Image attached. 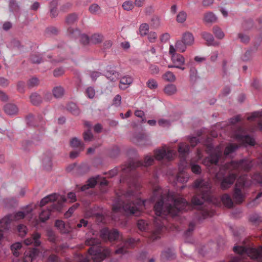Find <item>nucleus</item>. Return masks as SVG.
Here are the masks:
<instances>
[{
  "mask_svg": "<svg viewBox=\"0 0 262 262\" xmlns=\"http://www.w3.org/2000/svg\"><path fill=\"white\" fill-rule=\"evenodd\" d=\"M190 207V205L185 199L168 195L161 196V199L155 204L154 209L157 216L167 214L176 216L180 211L187 210Z\"/></svg>",
  "mask_w": 262,
  "mask_h": 262,
  "instance_id": "nucleus-1",
  "label": "nucleus"
},
{
  "mask_svg": "<svg viewBox=\"0 0 262 262\" xmlns=\"http://www.w3.org/2000/svg\"><path fill=\"white\" fill-rule=\"evenodd\" d=\"M134 192L126 191L122 194L113 205L112 209L114 212H124L126 215L138 213L141 207L144 205L140 200L133 201Z\"/></svg>",
  "mask_w": 262,
  "mask_h": 262,
  "instance_id": "nucleus-2",
  "label": "nucleus"
},
{
  "mask_svg": "<svg viewBox=\"0 0 262 262\" xmlns=\"http://www.w3.org/2000/svg\"><path fill=\"white\" fill-rule=\"evenodd\" d=\"M194 187L197 189L196 194L191 200L194 205H201L205 201L210 200L211 184L209 181L198 179L194 182Z\"/></svg>",
  "mask_w": 262,
  "mask_h": 262,
  "instance_id": "nucleus-3",
  "label": "nucleus"
},
{
  "mask_svg": "<svg viewBox=\"0 0 262 262\" xmlns=\"http://www.w3.org/2000/svg\"><path fill=\"white\" fill-rule=\"evenodd\" d=\"M85 244L91 246L88 251L91 256V258L94 261H100L108 256L111 253L109 249L100 246L101 242L98 238L91 237L86 239Z\"/></svg>",
  "mask_w": 262,
  "mask_h": 262,
  "instance_id": "nucleus-4",
  "label": "nucleus"
},
{
  "mask_svg": "<svg viewBox=\"0 0 262 262\" xmlns=\"http://www.w3.org/2000/svg\"><path fill=\"white\" fill-rule=\"evenodd\" d=\"M233 251L242 256L245 259L242 254H246L252 259H257L262 258V247H259L258 249L245 248L243 246H235L233 247Z\"/></svg>",
  "mask_w": 262,
  "mask_h": 262,
  "instance_id": "nucleus-5",
  "label": "nucleus"
},
{
  "mask_svg": "<svg viewBox=\"0 0 262 262\" xmlns=\"http://www.w3.org/2000/svg\"><path fill=\"white\" fill-rule=\"evenodd\" d=\"M236 178V174L231 173L225 176L222 172H217L215 176V181L220 183L221 189L223 190L229 189L234 183Z\"/></svg>",
  "mask_w": 262,
  "mask_h": 262,
  "instance_id": "nucleus-6",
  "label": "nucleus"
},
{
  "mask_svg": "<svg viewBox=\"0 0 262 262\" xmlns=\"http://www.w3.org/2000/svg\"><path fill=\"white\" fill-rule=\"evenodd\" d=\"M62 208L61 203L53 204L51 206L48 207L46 210H42L39 215V220L42 223H45L49 219L51 212L55 210L60 211Z\"/></svg>",
  "mask_w": 262,
  "mask_h": 262,
  "instance_id": "nucleus-7",
  "label": "nucleus"
},
{
  "mask_svg": "<svg viewBox=\"0 0 262 262\" xmlns=\"http://www.w3.org/2000/svg\"><path fill=\"white\" fill-rule=\"evenodd\" d=\"M235 138L239 141L242 142L245 144L254 146L255 144L254 139L249 135H246L245 130L239 127L235 133Z\"/></svg>",
  "mask_w": 262,
  "mask_h": 262,
  "instance_id": "nucleus-8",
  "label": "nucleus"
},
{
  "mask_svg": "<svg viewBox=\"0 0 262 262\" xmlns=\"http://www.w3.org/2000/svg\"><path fill=\"white\" fill-rule=\"evenodd\" d=\"M213 146L211 144H208L207 146V151H210V155L205 158L204 162H209L210 164H216L218 163L219 159L222 155V151L219 149H216L212 151Z\"/></svg>",
  "mask_w": 262,
  "mask_h": 262,
  "instance_id": "nucleus-9",
  "label": "nucleus"
},
{
  "mask_svg": "<svg viewBox=\"0 0 262 262\" xmlns=\"http://www.w3.org/2000/svg\"><path fill=\"white\" fill-rule=\"evenodd\" d=\"M252 167V162L249 160H241L239 161H232L229 163V167L234 169H242L248 171Z\"/></svg>",
  "mask_w": 262,
  "mask_h": 262,
  "instance_id": "nucleus-10",
  "label": "nucleus"
},
{
  "mask_svg": "<svg viewBox=\"0 0 262 262\" xmlns=\"http://www.w3.org/2000/svg\"><path fill=\"white\" fill-rule=\"evenodd\" d=\"M100 236L104 240L108 239L112 242L119 238V233L116 229L110 230L107 228H103L100 231Z\"/></svg>",
  "mask_w": 262,
  "mask_h": 262,
  "instance_id": "nucleus-11",
  "label": "nucleus"
},
{
  "mask_svg": "<svg viewBox=\"0 0 262 262\" xmlns=\"http://www.w3.org/2000/svg\"><path fill=\"white\" fill-rule=\"evenodd\" d=\"M173 155V151L165 147L155 151V157L157 160H161L164 158L170 160L172 158Z\"/></svg>",
  "mask_w": 262,
  "mask_h": 262,
  "instance_id": "nucleus-12",
  "label": "nucleus"
},
{
  "mask_svg": "<svg viewBox=\"0 0 262 262\" xmlns=\"http://www.w3.org/2000/svg\"><path fill=\"white\" fill-rule=\"evenodd\" d=\"M41 234L38 232H34L31 235V237L26 239L24 243L26 245L33 244L35 247H38L41 244L40 238Z\"/></svg>",
  "mask_w": 262,
  "mask_h": 262,
  "instance_id": "nucleus-13",
  "label": "nucleus"
},
{
  "mask_svg": "<svg viewBox=\"0 0 262 262\" xmlns=\"http://www.w3.org/2000/svg\"><path fill=\"white\" fill-rule=\"evenodd\" d=\"M245 193L238 188H235L233 194V201L235 204L240 205L242 204L245 199Z\"/></svg>",
  "mask_w": 262,
  "mask_h": 262,
  "instance_id": "nucleus-14",
  "label": "nucleus"
},
{
  "mask_svg": "<svg viewBox=\"0 0 262 262\" xmlns=\"http://www.w3.org/2000/svg\"><path fill=\"white\" fill-rule=\"evenodd\" d=\"M39 251L37 248L30 249L25 253L24 262H32L38 255Z\"/></svg>",
  "mask_w": 262,
  "mask_h": 262,
  "instance_id": "nucleus-15",
  "label": "nucleus"
},
{
  "mask_svg": "<svg viewBox=\"0 0 262 262\" xmlns=\"http://www.w3.org/2000/svg\"><path fill=\"white\" fill-rule=\"evenodd\" d=\"M171 60L173 63L175 64L176 68L181 69V70H184L185 69V67H183L185 63V60L182 55L179 54L174 55L171 56Z\"/></svg>",
  "mask_w": 262,
  "mask_h": 262,
  "instance_id": "nucleus-16",
  "label": "nucleus"
},
{
  "mask_svg": "<svg viewBox=\"0 0 262 262\" xmlns=\"http://www.w3.org/2000/svg\"><path fill=\"white\" fill-rule=\"evenodd\" d=\"M55 226L62 234L69 233L74 228L72 225L66 226L63 221L59 220L56 221Z\"/></svg>",
  "mask_w": 262,
  "mask_h": 262,
  "instance_id": "nucleus-17",
  "label": "nucleus"
},
{
  "mask_svg": "<svg viewBox=\"0 0 262 262\" xmlns=\"http://www.w3.org/2000/svg\"><path fill=\"white\" fill-rule=\"evenodd\" d=\"M158 221L159 219L157 218L155 219V223L156 226V229L152 232L150 235V239L152 241H156L159 238V235L164 226V223H159Z\"/></svg>",
  "mask_w": 262,
  "mask_h": 262,
  "instance_id": "nucleus-18",
  "label": "nucleus"
},
{
  "mask_svg": "<svg viewBox=\"0 0 262 262\" xmlns=\"http://www.w3.org/2000/svg\"><path fill=\"white\" fill-rule=\"evenodd\" d=\"M181 39L187 46H192L194 42V38L193 34L190 32H186L182 34Z\"/></svg>",
  "mask_w": 262,
  "mask_h": 262,
  "instance_id": "nucleus-19",
  "label": "nucleus"
},
{
  "mask_svg": "<svg viewBox=\"0 0 262 262\" xmlns=\"http://www.w3.org/2000/svg\"><path fill=\"white\" fill-rule=\"evenodd\" d=\"M70 144L72 147L78 148L80 151H83L84 150V144L77 137L72 138L70 140Z\"/></svg>",
  "mask_w": 262,
  "mask_h": 262,
  "instance_id": "nucleus-20",
  "label": "nucleus"
},
{
  "mask_svg": "<svg viewBox=\"0 0 262 262\" xmlns=\"http://www.w3.org/2000/svg\"><path fill=\"white\" fill-rule=\"evenodd\" d=\"M221 201L224 205L228 208H231L234 207V201L230 195L227 193L224 194L222 196Z\"/></svg>",
  "mask_w": 262,
  "mask_h": 262,
  "instance_id": "nucleus-21",
  "label": "nucleus"
},
{
  "mask_svg": "<svg viewBox=\"0 0 262 262\" xmlns=\"http://www.w3.org/2000/svg\"><path fill=\"white\" fill-rule=\"evenodd\" d=\"M4 111L8 115H14L17 114L18 108L13 104L8 103L5 105Z\"/></svg>",
  "mask_w": 262,
  "mask_h": 262,
  "instance_id": "nucleus-22",
  "label": "nucleus"
},
{
  "mask_svg": "<svg viewBox=\"0 0 262 262\" xmlns=\"http://www.w3.org/2000/svg\"><path fill=\"white\" fill-rule=\"evenodd\" d=\"M12 216V214H9L0 220V224L4 229H8V226L12 221H14Z\"/></svg>",
  "mask_w": 262,
  "mask_h": 262,
  "instance_id": "nucleus-23",
  "label": "nucleus"
},
{
  "mask_svg": "<svg viewBox=\"0 0 262 262\" xmlns=\"http://www.w3.org/2000/svg\"><path fill=\"white\" fill-rule=\"evenodd\" d=\"M58 199V195L56 193H53L43 198L40 202V206L42 207L49 202L55 201Z\"/></svg>",
  "mask_w": 262,
  "mask_h": 262,
  "instance_id": "nucleus-24",
  "label": "nucleus"
},
{
  "mask_svg": "<svg viewBox=\"0 0 262 262\" xmlns=\"http://www.w3.org/2000/svg\"><path fill=\"white\" fill-rule=\"evenodd\" d=\"M133 82L131 77L124 76L120 80L119 88L124 90L126 89Z\"/></svg>",
  "mask_w": 262,
  "mask_h": 262,
  "instance_id": "nucleus-25",
  "label": "nucleus"
},
{
  "mask_svg": "<svg viewBox=\"0 0 262 262\" xmlns=\"http://www.w3.org/2000/svg\"><path fill=\"white\" fill-rule=\"evenodd\" d=\"M202 36L206 41L208 46H216L218 45L214 41V38L210 33L203 32L202 33Z\"/></svg>",
  "mask_w": 262,
  "mask_h": 262,
  "instance_id": "nucleus-26",
  "label": "nucleus"
},
{
  "mask_svg": "<svg viewBox=\"0 0 262 262\" xmlns=\"http://www.w3.org/2000/svg\"><path fill=\"white\" fill-rule=\"evenodd\" d=\"M161 257L163 260H172L175 258V254L171 249H168L162 252Z\"/></svg>",
  "mask_w": 262,
  "mask_h": 262,
  "instance_id": "nucleus-27",
  "label": "nucleus"
},
{
  "mask_svg": "<svg viewBox=\"0 0 262 262\" xmlns=\"http://www.w3.org/2000/svg\"><path fill=\"white\" fill-rule=\"evenodd\" d=\"M67 109L68 111L70 112L72 114L75 116H78L80 113V110L77 105L73 102L68 103L67 106Z\"/></svg>",
  "mask_w": 262,
  "mask_h": 262,
  "instance_id": "nucleus-28",
  "label": "nucleus"
},
{
  "mask_svg": "<svg viewBox=\"0 0 262 262\" xmlns=\"http://www.w3.org/2000/svg\"><path fill=\"white\" fill-rule=\"evenodd\" d=\"M52 93L55 98H60L64 94V90L61 86H57L53 88Z\"/></svg>",
  "mask_w": 262,
  "mask_h": 262,
  "instance_id": "nucleus-29",
  "label": "nucleus"
},
{
  "mask_svg": "<svg viewBox=\"0 0 262 262\" xmlns=\"http://www.w3.org/2000/svg\"><path fill=\"white\" fill-rule=\"evenodd\" d=\"M31 102L34 105H37L40 104L42 101L41 97L37 93H32L30 96Z\"/></svg>",
  "mask_w": 262,
  "mask_h": 262,
  "instance_id": "nucleus-30",
  "label": "nucleus"
},
{
  "mask_svg": "<svg viewBox=\"0 0 262 262\" xmlns=\"http://www.w3.org/2000/svg\"><path fill=\"white\" fill-rule=\"evenodd\" d=\"M178 151L183 158H184L189 152V146L185 143H181L179 145Z\"/></svg>",
  "mask_w": 262,
  "mask_h": 262,
  "instance_id": "nucleus-31",
  "label": "nucleus"
},
{
  "mask_svg": "<svg viewBox=\"0 0 262 262\" xmlns=\"http://www.w3.org/2000/svg\"><path fill=\"white\" fill-rule=\"evenodd\" d=\"M104 37L101 33H97L91 36V42L93 44H98L102 42Z\"/></svg>",
  "mask_w": 262,
  "mask_h": 262,
  "instance_id": "nucleus-32",
  "label": "nucleus"
},
{
  "mask_svg": "<svg viewBox=\"0 0 262 262\" xmlns=\"http://www.w3.org/2000/svg\"><path fill=\"white\" fill-rule=\"evenodd\" d=\"M164 91L166 94L170 96L177 92V89L174 84H169L164 88Z\"/></svg>",
  "mask_w": 262,
  "mask_h": 262,
  "instance_id": "nucleus-33",
  "label": "nucleus"
},
{
  "mask_svg": "<svg viewBox=\"0 0 262 262\" xmlns=\"http://www.w3.org/2000/svg\"><path fill=\"white\" fill-rule=\"evenodd\" d=\"M78 20V15L77 14L73 13L68 15L66 18V23L70 26L74 24Z\"/></svg>",
  "mask_w": 262,
  "mask_h": 262,
  "instance_id": "nucleus-34",
  "label": "nucleus"
},
{
  "mask_svg": "<svg viewBox=\"0 0 262 262\" xmlns=\"http://www.w3.org/2000/svg\"><path fill=\"white\" fill-rule=\"evenodd\" d=\"M105 75L111 81H115L117 79L119 74L115 70L110 69L106 71Z\"/></svg>",
  "mask_w": 262,
  "mask_h": 262,
  "instance_id": "nucleus-35",
  "label": "nucleus"
},
{
  "mask_svg": "<svg viewBox=\"0 0 262 262\" xmlns=\"http://www.w3.org/2000/svg\"><path fill=\"white\" fill-rule=\"evenodd\" d=\"M217 19V17L212 12H208L204 14V20L207 23H214Z\"/></svg>",
  "mask_w": 262,
  "mask_h": 262,
  "instance_id": "nucleus-36",
  "label": "nucleus"
},
{
  "mask_svg": "<svg viewBox=\"0 0 262 262\" xmlns=\"http://www.w3.org/2000/svg\"><path fill=\"white\" fill-rule=\"evenodd\" d=\"M67 34L71 37L76 38L80 34V32L77 28L69 27L67 29Z\"/></svg>",
  "mask_w": 262,
  "mask_h": 262,
  "instance_id": "nucleus-37",
  "label": "nucleus"
},
{
  "mask_svg": "<svg viewBox=\"0 0 262 262\" xmlns=\"http://www.w3.org/2000/svg\"><path fill=\"white\" fill-rule=\"evenodd\" d=\"M175 47L178 51L183 53L186 51L187 46V45H185V42L182 39H181L176 41Z\"/></svg>",
  "mask_w": 262,
  "mask_h": 262,
  "instance_id": "nucleus-38",
  "label": "nucleus"
},
{
  "mask_svg": "<svg viewBox=\"0 0 262 262\" xmlns=\"http://www.w3.org/2000/svg\"><path fill=\"white\" fill-rule=\"evenodd\" d=\"M21 248V244L20 243H14L11 246V250L15 256L18 257L19 255V252L18 250H19Z\"/></svg>",
  "mask_w": 262,
  "mask_h": 262,
  "instance_id": "nucleus-39",
  "label": "nucleus"
},
{
  "mask_svg": "<svg viewBox=\"0 0 262 262\" xmlns=\"http://www.w3.org/2000/svg\"><path fill=\"white\" fill-rule=\"evenodd\" d=\"M50 7V17L52 18H55L58 15V12L56 7V3L55 2H52L51 3Z\"/></svg>",
  "mask_w": 262,
  "mask_h": 262,
  "instance_id": "nucleus-40",
  "label": "nucleus"
},
{
  "mask_svg": "<svg viewBox=\"0 0 262 262\" xmlns=\"http://www.w3.org/2000/svg\"><path fill=\"white\" fill-rule=\"evenodd\" d=\"M188 179L189 177L188 175L183 172H180L177 176V182L182 183L187 182Z\"/></svg>",
  "mask_w": 262,
  "mask_h": 262,
  "instance_id": "nucleus-41",
  "label": "nucleus"
},
{
  "mask_svg": "<svg viewBox=\"0 0 262 262\" xmlns=\"http://www.w3.org/2000/svg\"><path fill=\"white\" fill-rule=\"evenodd\" d=\"M163 78L166 81L174 82L176 80L175 75L170 71L166 72L163 76Z\"/></svg>",
  "mask_w": 262,
  "mask_h": 262,
  "instance_id": "nucleus-42",
  "label": "nucleus"
},
{
  "mask_svg": "<svg viewBox=\"0 0 262 262\" xmlns=\"http://www.w3.org/2000/svg\"><path fill=\"white\" fill-rule=\"evenodd\" d=\"M149 25L146 23L142 24L139 28V32L142 36L147 35L149 31Z\"/></svg>",
  "mask_w": 262,
  "mask_h": 262,
  "instance_id": "nucleus-43",
  "label": "nucleus"
},
{
  "mask_svg": "<svg viewBox=\"0 0 262 262\" xmlns=\"http://www.w3.org/2000/svg\"><path fill=\"white\" fill-rule=\"evenodd\" d=\"M238 146L236 144H231L227 146L225 148L224 154L226 156L229 155V154L235 151V150L238 148Z\"/></svg>",
  "mask_w": 262,
  "mask_h": 262,
  "instance_id": "nucleus-44",
  "label": "nucleus"
},
{
  "mask_svg": "<svg viewBox=\"0 0 262 262\" xmlns=\"http://www.w3.org/2000/svg\"><path fill=\"white\" fill-rule=\"evenodd\" d=\"M213 32L215 36L219 39H222L224 37V33L221 30V29L217 27H213Z\"/></svg>",
  "mask_w": 262,
  "mask_h": 262,
  "instance_id": "nucleus-45",
  "label": "nucleus"
},
{
  "mask_svg": "<svg viewBox=\"0 0 262 262\" xmlns=\"http://www.w3.org/2000/svg\"><path fill=\"white\" fill-rule=\"evenodd\" d=\"M39 84V80L36 77L30 78L27 83L28 86L30 88L37 86Z\"/></svg>",
  "mask_w": 262,
  "mask_h": 262,
  "instance_id": "nucleus-46",
  "label": "nucleus"
},
{
  "mask_svg": "<svg viewBox=\"0 0 262 262\" xmlns=\"http://www.w3.org/2000/svg\"><path fill=\"white\" fill-rule=\"evenodd\" d=\"M80 41L84 46L88 45L91 42V37L85 34H82L80 35Z\"/></svg>",
  "mask_w": 262,
  "mask_h": 262,
  "instance_id": "nucleus-47",
  "label": "nucleus"
},
{
  "mask_svg": "<svg viewBox=\"0 0 262 262\" xmlns=\"http://www.w3.org/2000/svg\"><path fill=\"white\" fill-rule=\"evenodd\" d=\"M17 230L19 233V235L21 237H24L26 235L27 233V227L22 224H20L18 226Z\"/></svg>",
  "mask_w": 262,
  "mask_h": 262,
  "instance_id": "nucleus-48",
  "label": "nucleus"
},
{
  "mask_svg": "<svg viewBox=\"0 0 262 262\" xmlns=\"http://www.w3.org/2000/svg\"><path fill=\"white\" fill-rule=\"evenodd\" d=\"M187 18V14L184 11H181L179 13L177 16V20L180 23H184Z\"/></svg>",
  "mask_w": 262,
  "mask_h": 262,
  "instance_id": "nucleus-49",
  "label": "nucleus"
},
{
  "mask_svg": "<svg viewBox=\"0 0 262 262\" xmlns=\"http://www.w3.org/2000/svg\"><path fill=\"white\" fill-rule=\"evenodd\" d=\"M129 249L127 248V246H125V244L123 243L122 245L120 246L115 251L116 254H123L127 252V249Z\"/></svg>",
  "mask_w": 262,
  "mask_h": 262,
  "instance_id": "nucleus-50",
  "label": "nucleus"
},
{
  "mask_svg": "<svg viewBox=\"0 0 262 262\" xmlns=\"http://www.w3.org/2000/svg\"><path fill=\"white\" fill-rule=\"evenodd\" d=\"M83 137L85 141H91L93 139V135L90 129H88L83 133Z\"/></svg>",
  "mask_w": 262,
  "mask_h": 262,
  "instance_id": "nucleus-51",
  "label": "nucleus"
},
{
  "mask_svg": "<svg viewBox=\"0 0 262 262\" xmlns=\"http://www.w3.org/2000/svg\"><path fill=\"white\" fill-rule=\"evenodd\" d=\"M89 11L93 14H97L100 12V7L97 4H94L90 6Z\"/></svg>",
  "mask_w": 262,
  "mask_h": 262,
  "instance_id": "nucleus-52",
  "label": "nucleus"
},
{
  "mask_svg": "<svg viewBox=\"0 0 262 262\" xmlns=\"http://www.w3.org/2000/svg\"><path fill=\"white\" fill-rule=\"evenodd\" d=\"M14 221H18L25 217V213L23 211H18L15 213L12 214Z\"/></svg>",
  "mask_w": 262,
  "mask_h": 262,
  "instance_id": "nucleus-53",
  "label": "nucleus"
},
{
  "mask_svg": "<svg viewBox=\"0 0 262 262\" xmlns=\"http://www.w3.org/2000/svg\"><path fill=\"white\" fill-rule=\"evenodd\" d=\"M99 178V176H97L95 178H91L88 180L87 183L91 188H94L97 184Z\"/></svg>",
  "mask_w": 262,
  "mask_h": 262,
  "instance_id": "nucleus-54",
  "label": "nucleus"
},
{
  "mask_svg": "<svg viewBox=\"0 0 262 262\" xmlns=\"http://www.w3.org/2000/svg\"><path fill=\"white\" fill-rule=\"evenodd\" d=\"M137 226L141 231H144L146 229L148 224L143 220H140L137 222Z\"/></svg>",
  "mask_w": 262,
  "mask_h": 262,
  "instance_id": "nucleus-55",
  "label": "nucleus"
},
{
  "mask_svg": "<svg viewBox=\"0 0 262 262\" xmlns=\"http://www.w3.org/2000/svg\"><path fill=\"white\" fill-rule=\"evenodd\" d=\"M154 161V159L151 156H146L144 158V161L142 164L144 166H149L152 164Z\"/></svg>",
  "mask_w": 262,
  "mask_h": 262,
  "instance_id": "nucleus-56",
  "label": "nucleus"
},
{
  "mask_svg": "<svg viewBox=\"0 0 262 262\" xmlns=\"http://www.w3.org/2000/svg\"><path fill=\"white\" fill-rule=\"evenodd\" d=\"M151 25L155 28H157L160 26V18L157 16H153L151 19Z\"/></svg>",
  "mask_w": 262,
  "mask_h": 262,
  "instance_id": "nucleus-57",
  "label": "nucleus"
},
{
  "mask_svg": "<svg viewBox=\"0 0 262 262\" xmlns=\"http://www.w3.org/2000/svg\"><path fill=\"white\" fill-rule=\"evenodd\" d=\"M33 63H40L42 60L41 58L37 54H32L30 58Z\"/></svg>",
  "mask_w": 262,
  "mask_h": 262,
  "instance_id": "nucleus-58",
  "label": "nucleus"
},
{
  "mask_svg": "<svg viewBox=\"0 0 262 262\" xmlns=\"http://www.w3.org/2000/svg\"><path fill=\"white\" fill-rule=\"evenodd\" d=\"M47 235L49 240L51 242H55L56 241V236L55 232L51 229H48L47 231Z\"/></svg>",
  "mask_w": 262,
  "mask_h": 262,
  "instance_id": "nucleus-59",
  "label": "nucleus"
},
{
  "mask_svg": "<svg viewBox=\"0 0 262 262\" xmlns=\"http://www.w3.org/2000/svg\"><path fill=\"white\" fill-rule=\"evenodd\" d=\"M122 6L124 10L129 11L132 10L134 8V4L131 1H126L123 3Z\"/></svg>",
  "mask_w": 262,
  "mask_h": 262,
  "instance_id": "nucleus-60",
  "label": "nucleus"
},
{
  "mask_svg": "<svg viewBox=\"0 0 262 262\" xmlns=\"http://www.w3.org/2000/svg\"><path fill=\"white\" fill-rule=\"evenodd\" d=\"M253 26V21L251 19H248L247 20H245L244 23L243 24V28L245 29H250L252 28Z\"/></svg>",
  "mask_w": 262,
  "mask_h": 262,
  "instance_id": "nucleus-61",
  "label": "nucleus"
},
{
  "mask_svg": "<svg viewBox=\"0 0 262 262\" xmlns=\"http://www.w3.org/2000/svg\"><path fill=\"white\" fill-rule=\"evenodd\" d=\"M238 37L241 39V42L247 43L249 41L250 37L246 34L243 33H238Z\"/></svg>",
  "mask_w": 262,
  "mask_h": 262,
  "instance_id": "nucleus-62",
  "label": "nucleus"
},
{
  "mask_svg": "<svg viewBox=\"0 0 262 262\" xmlns=\"http://www.w3.org/2000/svg\"><path fill=\"white\" fill-rule=\"evenodd\" d=\"M191 169L192 171L195 174H200L202 171L200 166L198 164H191Z\"/></svg>",
  "mask_w": 262,
  "mask_h": 262,
  "instance_id": "nucleus-63",
  "label": "nucleus"
},
{
  "mask_svg": "<svg viewBox=\"0 0 262 262\" xmlns=\"http://www.w3.org/2000/svg\"><path fill=\"white\" fill-rule=\"evenodd\" d=\"M148 34V39L150 42H155L157 38V35L155 32H150Z\"/></svg>",
  "mask_w": 262,
  "mask_h": 262,
  "instance_id": "nucleus-64",
  "label": "nucleus"
}]
</instances>
